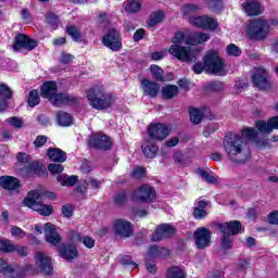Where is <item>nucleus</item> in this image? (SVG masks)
<instances>
[{
    "instance_id": "64",
    "label": "nucleus",
    "mask_w": 278,
    "mask_h": 278,
    "mask_svg": "<svg viewBox=\"0 0 278 278\" xmlns=\"http://www.w3.org/2000/svg\"><path fill=\"white\" fill-rule=\"evenodd\" d=\"M83 244L86 249H94L96 241L90 236H86L83 238Z\"/></svg>"
},
{
    "instance_id": "30",
    "label": "nucleus",
    "mask_w": 278,
    "mask_h": 278,
    "mask_svg": "<svg viewBox=\"0 0 278 278\" xmlns=\"http://www.w3.org/2000/svg\"><path fill=\"white\" fill-rule=\"evenodd\" d=\"M47 156L49 157L50 162H54L55 164H64L67 157L64 150L51 147L47 150Z\"/></svg>"
},
{
    "instance_id": "23",
    "label": "nucleus",
    "mask_w": 278,
    "mask_h": 278,
    "mask_svg": "<svg viewBox=\"0 0 278 278\" xmlns=\"http://www.w3.org/2000/svg\"><path fill=\"white\" fill-rule=\"evenodd\" d=\"M220 233H229V236H238L242 231V222L230 220L217 224Z\"/></svg>"
},
{
    "instance_id": "43",
    "label": "nucleus",
    "mask_w": 278,
    "mask_h": 278,
    "mask_svg": "<svg viewBox=\"0 0 278 278\" xmlns=\"http://www.w3.org/2000/svg\"><path fill=\"white\" fill-rule=\"evenodd\" d=\"M14 268V273L10 274L11 278H25V276L27 275V273H29V270H31V265H26V266H15Z\"/></svg>"
},
{
    "instance_id": "33",
    "label": "nucleus",
    "mask_w": 278,
    "mask_h": 278,
    "mask_svg": "<svg viewBox=\"0 0 278 278\" xmlns=\"http://www.w3.org/2000/svg\"><path fill=\"white\" fill-rule=\"evenodd\" d=\"M141 151L144 157L154 160V157H157V151H160V147H157L155 143L148 142L141 146Z\"/></svg>"
},
{
    "instance_id": "8",
    "label": "nucleus",
    "mask_w": 278,
    "mask_h": 278,
    "mask_svg": "<svg viewBox=\"0 0 278 278\" xmlns=\"http://www.w3.org/2000/svg\"><path fill=\"white\" fill-rule=\"evenodd\" d=\"M87 147L96 151H112L114 142L112 137L101 131L91 132L87 139Z\"/></svg>"
},
{
    "instance_id": "47",
    "label": "nucleus",
    "mask_w": 278,
    "mask_h": 278,
    "mask_svg": "<svg viewBox=\"0 0 278 278\" xmlns=\"http://www.w3.org/2000/svg\"><path fill=\"white\" fill-rule=\"evenodd\" d=\"M198 174L206 184H211L215 186V184H218V179L215 178V176H212L207 170L199 168Z\"/></svg>"
},
{
    "instance_id": "36",
    "label": "nucleus",
    "mask_w": 278,
    "mask_h": 278,
    "mask_svg": "<svg viewBox=\"0 0 278 278\" xmlns=\"http://www.w3.org/2000/svg\"><path fill=\"white\" fill-rule=\"evenodd\" d=\"M205 113L201 109L190 108L189 109V118L193 125H201Z\"/></svg>"
},
{
    "instance_id": "21",
    "label": "nucleus",
    "mask_w": 278,
    "mask_h": 278,
    "mask_svg": "<svg viewBox=\"0 0 278 278\" xmlns=\"http://www.w3.org/2000/svg\"><path fill=\"white\" fill-rule=\"evenodd\" d=\"M135 197L140 203H152V201L157 197L155 189L149 185H141L137 191H135Z\"/></svg>"
},
{
    "instance_id": "39",
    "label": "nucleus",
    "mask_w": 278,
    "mask_h": 278,
    "mask_svg": "<svg viewBox=\"0 0 278 278\" xmlns=\"http://www.w3.org/2000/svg\"><path fill=\"white\" fill-rule=\"evenodd\" d=\"M56 180L60 181L63 187L73 188V186H76L77 181H79V177L77 175L65 176L63 178L62 176H58Z\"/></svg>"
},
{
    "instance_id": "1",
    "label": "nucleus",
    "mask_w": 278,
    "mask_h": 278,
    "mask_svg": "<svg viewBox=\"0 0 278 278\" xmlns=\"http://www.w3.org/2000/svg\"><path fill=\"white\" fill-rule=\"evenodd\" d=\"M40 97L47 99L54 108L79 105V98L73 97L68 92H58V83L55 80H46L42 83Z\"/></svg>"
},
{
    "instance_id": "15",
    "label": "nucleus",
    "mask_w": 278,
    "mask_h": 278,
    "mask_svg": "<svg viewBox=\"0 0 278 278\" xmlns=\"http://www.w3.org/2000/svg\"><path fill=\"white\" fill-rule=\"evenodd\" d=\"M148 136L151 140L162 142L163 140H166L168 136H170V128H168L166 124L162 123L150 124L148 127Z\"/></svg>"
},
{
    "instance_id": "16",
    "label": "nucleus",
    "mask_w": 278,
    "mask_h": 278,
    "mask_svg": "<svg viewBox=\"0 0 278 278\" xmlns=\"http://www.w3.org/2000/svg\"><path fill=\"white\" fill-rule=\"evenodd\" d=\"M193 240L197 249L203 251L212 244V230L200 227L193 232Z\"/></svg>"
},
{
    "instance_id": "24",
    "label": "nucleus",
    "mask_w": 278,
    "mask_h": 278,
    "mask_svg": "<svg viewBox=\"0 0 278 278\" xmlns=\"http://www.w3.org/2000/svg\"><path fill=\"white\" fill-rule=\"evenodd\" d=\"M168 257H170V250L160 245H151L148 250L147 262H153V260H168Z\"/></svg>"
},
{
    "instance_id": "45",
    "label": "nucleus",
    "mask_w": 278,
    "mask_h": 278,
    "mask_svg": "<svg viewBox=\"0 0 278 278\" xmlns=\"http://www.w3.org/2000/svg\"><path fill=\"white\" fill-rule=\"evenodd\" d=\"M208 9L215 14H220L223 10H225V4L223 0H211L208 3Z\"/></svg>"
},
{
    "instance_id": "49",
    "label": "nucleus",
    "mask_w": 278,
    "mask_h": 278,
    "mask_svg": "<svg viewBox=\"0 0 278 278\" xmlns=\"http://www.w3.org/2000/svg\"><path fill=\"white\" fill-rule=\"evenodd\" d=\"M114 203L115 205H117V207H125V205L127 204V192L126 191L118 192L114 197Z\"/></svg>"
},
{
    "instance_id": "37",
    "label": "nucleus",
    "mask_w": 278,
    "mask_h": 278,
    "mask_svg": "<svg viewBox=\"0 0 278 278\" xmlns=\"http://www.w3.org/2000/svg\"><path fill=\"white\" fill-rule=\"evenodd\" d=\"M201 11V7L199 4H184L182 5V16L187 18V21L190 23L191 16H199L195 15L198 12Z\"/></svg>"
},
{
    "instance_id": "26",
    "label": "nucleus",
    "mask_w": 278,
    "mask_h": 278,
    "mask_svg": "<svg viewBox=\"0 0 278 278\" xmlns=\"http://www.w3.org/2000/svg\"><path fill=\"white\" fill-rule=\"evenodd\" d=\"M141 88L143 90V94L150 99H156L160 94V84L150 80L149 78L141 79Z\"/></svg>"
},
{
    "instance_id": "11",
    "label": "nucleus",
    "mask_w": 278,
    "mask_h": 278,
    "mask_svg": "<svg viewBox=\"0 0 278 278\" xmlns=\"http://www.w3.org/2000/svg\"><path fill=\"white\" fill-rule=\"evenodd\" d=\"M102 45L113 51L118 53L123 49V36L116 30V28H109L108 31L102 36Z\"/></svg>"
},
{
    "instance_id": "28",
    "label": "nucleus",
    "mask_w": 278,
    "mask_h": 278,
    "mask_svg": "<svg viewBox=\"0 0 278 278\" xmlns=\"http://www.w3.org/2000/svg\"><path fill=\"white\" fill-rule=\"evenodd\" d=\"M242 10L247 16H261L263 14L262 3L257 0H245L242 3Z\"/></svg>"
},
{
    "instance_id": "54",
    "label": "nucleus",
    "mask_w": 278,
    "mask_h": 278,
    "mask_svg": "<svg viewBox=\"0 0 278 278\" xmlns=\"http://www.w3.org/2000/svg\"><path fill=\"white\" fill-rule=\"evenodd\" d=\"M198 55L199 53H195V61H193L194 64L192 66L194 75H201L203 71H205V62L201 63V61L198 60Z\"/></svg>"
},
{
    "instance_id": "2",
    "label": "nucleus",
    "mask_w": 278,
    "mask_h": 278,
    "mask_svg": "<svg viewBox=\"0 0 278 278\" xmlns=\"http://www.w3.org/2000/svg\"><path fill=\"white\" fill-rule=\"evenodd\" d=\"M254 127H245L241 129V138H247L248 140H257L260 134H265L266 136L273 134L275 129L278 130V116H271L266 121L257 119L254 122Z\"/></svg>"
},
{
    "instance_id": "7",
    "label": "nucleus",
    "mask_w": 278,
    "mask_h": 278,
    "mask_svg": "<svg viewBox=\"0 0 278 278\" xmlns=\"http://www.w3.org/2000/svg\"><path fill=\"white\" fill-rule=\"evenodd\" d=\"M25 207H29L40 214V216H51L53 214V205L40 202V192L31 190L27 193L23 201Z\"/></svg>"
},
{
    "instance_id": "61",
    "label": "nucleus",
    "mask_w": 278,
    "mask_h": 278,
    "mask_svg": "<svg viewBox=\"0 0 278 278\" xmlns=\"http://www.w3.org/2000/svg\"><path fill=\"white\" fill-rule=\"evenodd\" d=\"M7 123L12 125V127H15V129H21V127H23V121L16 116L7 118Z\"/></svg>"
},
{
    "instance_id": "14",
    "label": "nucleus",
    "mask_w": 278,
    "mask_h": 278,
    "mask_svg": "<svg viewBox=\"0 0 278 278\" xmlns=\"http://www.w3.org/2000/svg\"><path fill=\"white\" fill-rule=\"evenodd\" d=\"M36 47H38V40L31 39L29 36L20 33L14 37L12 49L15 53H18L22 49L34 51Z\"/></svg>"
},
{
    "instance_id": "6",
    "label": "nucleus",
    "mask_w": 278,
    "mask_h": 278,
    "mask_svg": "<svg viewBox=\"0 0 278 278\" xmlns=\"http://www.w3.org/2000/svg\"><path fill=\"white\" fill-rule=\"evenodd\" d=\"M87 99L93 110H109L116 101L114 96L105 93V91L99 88L87 90Z\"/></svg>"
},
{
    "instance_id": "62",
    "label": "nucleus",
    "mask_w": 278,
    "mask_h": 278,
    "mask_svg": "<svg viewBox=\"0 0 278 278\" xmlns=\"http://www.w3.org/2000/svg\"><path fill=\"white\" fill-rule=\"evenodd\" d=\"M195 38H197L198 45H203V42H207V40H210V34L199 31V33H195Z\"/></svg>"
},
{
    "instance_id": "18",
    "label": "nucleus",
    "mask_w": 278,
    "mask_h": 278,
    "mask_svg": "<svg viewBox=\"0 0 278 278\" xmlns=\"http://www.w3.org/2000/svg\"><path fill=\"white\" fill-rule=\"evenodd\" d=\"M35 264L43 275H47L48 277L53 275V263H51V257L47 256L43 252H37L35 254Z\"/></svg>"
},
{
    "instance_id": "53",
    "label": "nucleus",
    "mask_w": 278,
    "mask_h": 278,
    "mask_svg": "<svg viewBox=\"0 0 278 278\" xmlns=\"http://www.w3.org/2000/svg\"><path fill=\"white\" fill-rule=\"evenodd\" d=\"M74 60H75V55L62 51L59 62L60 64H63V66H68V64H73Z\"/></svg>"
},
{
    "instance_id": "38",
    "label": "nucleus",
    "mask_w": 278,
    "mask_h": 278,
    "mask_svg": "<svg viewBox=\"0 0 278 278\" xmlns=\"http://www.w3.org/2000/svg\"><path fill=\"white\" fill-rule=\"evenodd\" d=\"M56 122L60 127H71V125H73V117L65 111H59L56 113Z\"/></svg>"
},
{
    "instance_id": "42",
    "label": "nucleus",
    "mask_w": 278,
    "mask_h": 278,
    "mask_svg": "<svg viewBox=\"0 0 278 278\" xmlns=\"http://www.w3.org/2000/svg\"><path fill=\"white\" fill-rule=\"evenodd\" d=\"M188 275L179 266H172L167 269L166 278H186Z\"/></svg>"
},
{
    "instance_id": "22",
    "label": "nucleus",
    "mask_w": 278,
    "mask_h": 278,
    "mask_svg": "<svg viewBox=\"0 0 278 278\" xmlns=\"http://www.w3.org/2000/svg\"><path fill=\"white\" fill-rule=\"evenodd\" d=\"M22 186L23 185H21V179L14 176H0V188H2V190H7V192H18Z\"/></svg>"
},
{
    "instance_id": "56",
    "label": "nucleus",
    "mask_w": 278,
    "mask_h": 278,
    "mask_svg": "<svg viewBox=\"0 0 278 278\" xmlns=\"http://www.w3.org/2000/svg\"><path fill=\"white\" fill-rule=\"evenodd\" d=\"M49 140L48 136L45 135H38L34 141L35 149H40L47 144Z\"/></svg>"
},
{
    "instance_id": "17",
    "label": "nucleus",
    "mask_w": 278,
    "mask_h": 278,
    "mask_svg": "<svg viewBox=\"0 0 278 278\" xmlns=\"http://www.w3.org/2000/svg\"><path fill=\"white\" fill-rule=\"evenodd\" d=\"M113 231L118 238H131L134 236V224L125 218L114 219Z\"/></svg>"
},
{
    "instance_id": "35",
    "label": "nucleus",
    "mask_w": 278,
    "mask_h": 278,
    "mask_svg": "<svg viewBox=\"0 0 278 278\" xmlns=\"http://www.w3.org/2000/svg\"><path fill=\"white\" fill-rule=\"evenodd\" d=\"M65 33L67 36L72 38L74 42H84V36L81 35V30L77 28L75 25H68L65 28Z\"/></svg>"
},
{
    "instance_id": "44",
    "label": "nucleus",
    "mask_w": 278,
    "mask_h": 278,
    "mask_svg": "<svg viewBox=\"0 0 278 278\" xmlns=\"http://www.w3.org/2000/svg\"><path fill=\"white\" fill-rule=\"evenodd\" d=\"M27 105L29 108H36V105H40V96L38 94V89H33L29 91L27 97Z\"/></svg>"
},
{
    "instance_id": "25",
    "label": "nucleus",
    "mask_w": 278,
    "mask_h": 278,
    "mask_svg": "<svg viewBox=\"0 0 278 278\" xmlns=\"http://www.w3.org/2000/svg\"><path fill=\"white\" fill-rule=\"evenodd\" d=\"M59 255L66 262H73L79 257V251L77 250V247L71 243H63L59 248Z\"/></svg>"
},
{
    "instance_id": "34",
    "label": "nucleus",
    "mask_w": 278,
    "mask_h": 278,
    "mask_svg": "<svg viewBox=\"0 0 278 278\" xmlns=\"http://www.w3.org/2000/svg\"><path fill=\"white\" fill-rule=\"evenodd\" d=\"M124 10L127 14H138L142 10V0H127Z\"/></svg>"
},
{
    "instance_id": "46",
    "label": "nucleus",
    "mask_w": 278,
    "mask_h": 278,
    "mask_svg": "<svg viewBox=\"0 0 278 278\" xmlns=\"http://www.w3.org/2000/svg\"><path fill=\"white\" fill-rule=\"evenodd\" d=\"M206 89L210 90V92H223V90H225V84L219 80H213L206 84Z\"/></svg>"
},
{
    "instance_id": "57",
    "label": "nucleus",
    "mask_w": 278,
    "mask_h": 278,
    "mask_svg": "<svg viewBox=\"0 0 278 278\" xmlns=\"http://www.w3.org/2000/svg\"><path fill=\"white\" fill-rule=\"evenodd\" d=\"M48 170L51 175H60V173H64V166L62 164L51 163L48 165Z\"/></svg>"
},
{
    "instance_id": "32",
    "label": "nucleus",
    "mask_w": 278,
    "mask_h": 278,
    "mask_svg": "<svg viewBox=\"0 0 278 278\" xmlns=\"http://www.w3.org/2000/svg\"><path fill=\"white\" fill-rule=\"evenodd\" d=\"M161 94L166 101L175 99V97L179 96V87L176 85H165L161 89Z\"/></svg>"
},
{
    "instance_id": "63",
    "label": "nucleus",
    "mask_w": 278,
    "mask_h": 278,
    "mask_svg": "<svg viewBox=\"0 0 278 278\" xmlns=\"http://www.w3.org/2000/svg\"><path fill=\"white\" fill-rule=\"evenodd\" d=\"M184 40H186V34L184 31H177L173 38L174 45H182Z\"/></svg>"
},
{
    "instance_id": "3",
    "label": "nucleus",
    "mask_w": 278,
    "mask_h": 278,
    "mask_svg": "<svg viewBox=\"0 0 278 278\" xmlns=\"http://www.w3.org/2000/svg\"><path fill=\"white\" fill-rule=\"evenodd\" d=\"M224 149L229 160L235 162V164H244L247 162V156L238 159V155H242V149H244V139L242 136L233 131L228 132L224 138Z\"/></svg>"
},
{
    "instance_id": "13",
    "label": "nucleus",
    "mask_w": 278,
    "mask_h": 278,
    "mask_svg": "<svg viewBox=\"0 0 278 278\" xmlns=\"http://www.w3.org/2000/svg\"><path fill=\"white\" fill-rule=\"evenodd\" d=\"M251 81L254 88H257V90L266 91L273 88L270 80H268V72L264 67H256L254 70Z\"/></svg>"
},
{
    "instance_id": "60",
    "label": "nucleus",
    "mask_w": 278,
    "mask_h": 278,
    "mask_svg": "<svg viewBox=\"0 0 278 278\" xmlns=\"http://www.w3.org/2000/svg\"><path fill=\"white\" fill-rule=\"evenodd\" d=\"M144 36H147V30L144 28L137 29L132 35L134 42H140V40L144 39Z\"/></svg>"
},
{
    "instance_id": "27",
    "label": "nucleus",
    "mask_w": 278,
    "mask_h": 278,
    "mask_svg": "<svg viewBox=\"0 0 278 278\" xmlns=\"http://www.w3.org/2000/svg\"><path fill=\"white\" fill-rule=\"evenodd\" d=\"M45 236H46V242L49 244H52V247H58L60 242H62V237H60V233H58V230L55 229V225L51 223L45 224Z\"/></svg>"
},
{
    "instance_id": "5",
    "label": "nucleus",
    "mask_w": 278,
    "mask_h": 278,
    "mask_svg": "<svg viewBox=\"0 0 278 278\" xmlns=\"http://www.w3.org/2000/svg\"><path fill=\"white\" fill-rule=\"evenodd\" d=\"M247 34L250 40L264 42L270 36V22L263 17L252 20L248 25Z\"/></svg>"
},
{
    "instance_id": "12",
    "label": "nucleus",
    "mask_w": 278,
    "mask_h": 278,
    "mask_svg": "<svg viewBox=\"0 0 278 278\" xmlns=\"http://www.w3.org/2000/svg\"><path fill=\"white\" fill-rule=\"evenodd\" d=\"M189 23L197 29H207L208 31H216L218 29V21L210 15H198L189 17Z\"/></svg>"
},
{
    "instance_id": "55",
    "label": "nucleus",
    "mask_w": 278,
    "mask_h": 278,
    "mask_svg": "<svg viewBox=\"0 0 278 278\" xmlns=\"http://www.w3.org/2000/svg\"><path fill=\"white\" fill-rule=\"evenodd\" d=\"M0 273L2 275H13L14 267L5 262V260L0 258Z\"/></svg>"
},
{
    "instance_id": "31",
    "label": "nucleus",
    "mask_w": 278,
    "mask_h": 278,
    "mask_svg": "<svg viewBox=\"0 0 278 278\" xmlns=\"http://www.w3.org/2000/svg\"><path fill=\"white\" fill-rule=\"evenodd\" d=\"M164 18H166L164 11H154L149 15L147 20V25L148 27H157V25H160V23H162Z\"/></svg>"
},
{
    "instance_id": "51",
    "label": "nucleus",
    "mask_w": 278,
    "mask_h": 278,
    "mask_svg": "<svg viewBox=\"0 0 278 278\" xmlns=\"http://www.w3.org/2000/svg\"><path fill=\"white\" fill-rule=\"evenodd\" d=\"M46 22L48 25H50V27H52V29H58V25L60 23V17H58V15H55V13H48L46 15Z\"/></svg>"
},
{
    "instance_id": "10",
    "label": "nucleus",
    "mask_w": 278,
    "mask_h": 278,
    "mask_svg": "<svg viewBox=\"0 0 278 278\" xmlns=\"http://www.w3.org/2000/svg\"><path fill=\"white\" fill-rule=\"evenodd\" d=\"M16 175L23 177V179H29L31 177H45L47 169L45 165L38 161H33L28 165L20 166L16 168Z\"/></svg>"
},
{
    "instance_id": "41",
    "label": "nucleus",
    "mask_w": 278,
    "mask_h": 278,
    "mask_svg": "<svg viewBox=\"0 0 278 278\" xmlns=\"http://www.w3.org/2000/svg\"><path fill=\"white\" fill-rule=\"evenodd\" d=\"M150 73L156 83H164V70L160 65L152 64L150 66Z\"/></svg>"
},
{
    "instance_id": "4",
    "label": "nucleus",
    "mask_w": 278,
    "mask_h": 278,
    "mask_svg": "<svg viewBox=\"0 0 278 278\" xmlns=\"http://www.w3.org/2000/svg\"><path fill=\"white\" fill-rule=\"evenodd\" d=\"M202 61L205 64V73H210L211 75H218L219 77H225L227 73L225 72V60L220 58V52L211 49L206 51Z\"/></svg>"
},
{
    "instance_id": "48",
    "label": "nucleus",
    "mask_w": 278,
    "mask_h": 278,
    "mask_svg": "<svg viewBox=\"0 0 278 278\" xmlns=\"http://www.w3.org/2000/svg\"><path fill=\"white\" fill-rule=\"evenodd\" d=\"M130 177H132V179H144V177H147V168L142 167V166H137L132 169Z\"/></svg>"
},
{
    "instance_id": "29",
    "label": "nucleus",
    "mask_w": 278,
    "mask_h": 278,
    "mask_svg": "<svg viewBox=\"0 0 278 278\" xmlns=\"http://www.w3.org/2000/svg\"><path fill=\"white\" fill-rule=\"evenodd\" d=\"M12 100V89L5 83L0 84V112H5L10 108Z\"/></svg>"
},
{
    "instance_id": "50",
    "label": "nucleus",
    "mask_w": 278,
    "mask_h": 278,
    "mask_svg": "<svg viewBox=\"0 0 278 278\" xmlns=\"http://www.w3.org/2000/svg\"><path fill=\"white\" fill-rule=\"evenodd\" d=\"M226 51L228 55L232 58H240L242 55V49L235 43H230L226 47Z\"/></svg>"
},
{
    "instance_id": "9",
    "label": "nucleus",
    "mask_w": 278,
    "mask_h": 278,
    "mask_svg": "<svg viewBox=\"0 0 278 278\" xmlns=\"http://www.w3.org/2000/svg\"><path fill=\"white\" fill-rule=\"evenodd\" d=\"M201 50L191 47H184L180 45H172L168 49L170 55L175 56L179 62H186L190 64V62L197 61V53Z\"/></svg>"
},
{
    "instance_id": "52",
    "label": "nucleus",
    "mask_w": 278,
    "mask_h": 278,
    "mask_svg": "<svg viewBox=\"0 0 278 278\" xmlns=\"http://www.w3.org/2000/svg\"><path fill=\"white\" fill-rule=\"evenodd\" d=\"M61 212H62L63 218H73V214H75V206H73V204L71 203L64 204L61 207Z\"/></svg>"
},
{
    "instance_id": "59",
    "label": "nucleus",
    "mask_w": 278,
    "mask_h": 278,
    "mask_svg": "<svg viewBox=\"0 0 278 278\" xmlns=\"http://www.w3.org/2000/svg\"><path fill=\"white\" fill-rule=\"evenodd\" d=\"M16 160L17 164L23 165V164H29V160H31V156L25 152H18L16 154Z\"/></svg>"
},
{
    "instance_id": "40",
    "label": "nucleus",
    "mask_w": 278,
    "mask_h": 278,
    "mask_svg": "<svg viewBox=\"0 0 278 278\" xmlns=\"http://www.w3.org/2000/svg\"><path fill=\"white\" fill-rule=\"evenodd\" d=\"M220 248L224 251H231V249H233V236H231L229 233L222 232Z\"/></svg>"
},
{
    "instance_id": "58",
    "label": "nucleus",
    "mask_w": 278,
    "mask_h": 278,
    "mask_svg": "<svg viewBox=\"0 0 278 278\" xmlns=\"http://www.w3.org/2000/svg\"><path fill=\"white\" fill-rule=\"evenodd\" d=\"M193 217L195 220H203V218H207V211L200 207H193Z\"/></svg>"
},
{
    "instance_id": "19",
    "label": "nucleus",
    "mask_w": 278,
    "mask_h": 278,
    "mask_svg": "<svg viewBox=\"0 0 278 278\" xmlns=\"http://www.w3.org/2000/svg\"><path fill=\"white\" fill-rule=\"evenodd\" d=\"M175 233H177V228L170 224H162L156 227L152 235V241L160 242L162 240H166V238H173Z\"/></svg>"
},
{
    "instance_id": "20",
    "label": "nucleus",
    "mask_w": 278,
    "mask_h": 278,
    "mask_svg": "<svg viewBox=\"0 0 278 278\" xmlns=\"http://www.w3.org/2000/svg\"><path fill=\"white\" fill-rule=\"evenodd\" d=\"M14 251H16L20 257H27L29 255L27 247L15 245L10 239H0V253H14Z\"/></svg>"
}]
</instances>
